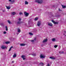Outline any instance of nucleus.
Returning a JSON list of instances; mask_svg holds the SVG:
<instances>
[{
    "mask_svg": "<svg viewBox=\"0 0 66 66\" xmlns=\"http://www.w3.org/2000/svg\"><path fill=\"white\" fill-rule=\"evenodd\" d=\"M35 2L39 4H42L43 3V0H35Z\"/></svg>",
    "mask_w": 66,
    "mask_h": 66,
    "instance_id": "obj_1",
    "label": "nucleus"
},
{
    "mask_svg": "<svg viewBox=\"0 0 66 66\" xmlns=\"http://www.w3.org/2000/svg\"><path fill=\"white\" fill-rule=\"evenodd\" d=\"M6 47L4 45H3L1 46V48L2 49H6Z\"/></svg>",
    "mask_w": 66,
    "mask_h": 66,
    "instance_id": "obj_2",
    "label": "nucleus"
},
{
    "mask_svg": "<svg viewBox=\"0 0 66 66\" xmlns=\"http://www.w3.org/2000/svg\"><path fill=\"white\" fill-rule=\"evenodd\" d=\"M40 24H41V22H40V21H39L37 23V26L39 27V26H40Z\"/></svg>",
    "mask_w": 66,
    "mask_h": 66,
    "instance_id": "obj_3",
    "label": "nucleus"
},
{
    "mask_svg": "<svg viewBox=\"0 0 66 66\" xmlns=\"http://www.w3.org/2000/svg\"><path fill=\"white\" fill-rule=\"evenodd\" d=\"M22 58H23V60H26V58H25V57H26V56L24 55H22L21 56Z\"/></svg>",
    "mask_w": 66,
    "mask_h": 66,
    "instance_id": "obj_4",
    "label": "nucleus"
},
{
    "mask_svg": "<svg viewBox=\"0 0 66 66\" xmlns=\"http://www.w3.org/2000/svg\"><path fill=\"white\" fill-rule=\"evenodd\" d=\"M23 23V22L21 21H18L17 22V23L18 24H21V23Z\"/></svg>",
    "mask_w": 66,
    "mask_h": 66,
    "instance_id": "obj_5",
    "label": "nucleus"
},
{
    "mask_svg": "<svg viewBox=\"0 0 66 66\" xmlns=\"http://www.w3.org/2000/svg\"><path fill=\"white\" fill-rule=\"evenodd\" d=\"M52 22H53L54 23V24H58V22H55L54 21L52 20Z\"/></svg>",
    "mask_w": 66,
    "mask_h": 66,
    "instance_id": "obj_6",
    "label": "nucleus"
},
{
    "mask_svg": "<svg viewBox=\"0 0 66 66\" xmlns=\"http://www.w3.org/2000/svg\"><path fill=\"white\" fill-rule=\"evenodd\" d=\"M24 14L26 16H28L29 15V13L26 12H24Z\"/></svg>",
    "mask_w": 66,
    "mask_h": 66,
    "instance_id": "obj_7",
    "label": "nucleus"
},
{
    "mask_svg": "<svg viewBox=\"0 0 66 66\" xmlns=\"http://www.w3.org/2000/svg\"><path fill=\"white\" fill-rule=\"evenodd\" d=\"M40 57L41 58H45V56L44 55H40Z\"/></svg>",
    "mask_w": 66,
    "mask_h": 66,
    "instance_id": "obj_8",
    "label": "nucleus"
},
{
    "mask_svg": "<svg viewBox=\"0 0 66 66\" xmlns=\"http://www.w3.org/2000/svg\"><path fill=\"white\" fill-rule=\"evenodd\" d=\"M50 59H52V60H55V58L54 57L51 56L50 57Z\"/></svg>",
    "mask_w": 66,
    "mask_h": 66,
    "instance_id": "obj_9",
    "label": "nucleus"
},
{
    "mask_svg": "<svg viewBox=\"0 0 66 66\" xmlns=\"http://www.w3.org/2000/svg\"><path fill=\"white\" fill-rule=\"evenodd\" d=\"M48 26H50V27L52 26V24L51 23H48Z\"/></svg>",
    "mask_w": 66,
    "mask_h": 66,
    "instance_id": "obj_10",
    "label": "nucleus"
},
{
    "mask_svg": "<svg viewBox=\"0 0 66 66\" xmlns=\"http://www.w3.org/2000/svg\"><path fill=\"white\" fill-rule=\"evenodd\" d=\"M47 39H45L43 41V43H45V42H47Z\"/></svg>",
    "mask_w": 66,
    "mask_h": 66,
    "instance_id": "obj_11",
    "label": "nucleus"
},
{
    "mask_svg": "<svg viewBox=\"0 0 66 66\" xmlns=\"http://www.w3.org/2000/svg\"><path fill=\"white\" fill-rule=\"evenodd\" d=\"M16 14V13L15 12H13L11 13L12 15H15Z\"/></svg>",
    "mask_w": 66,
    "mask_h": 66,
    "instance_id": "obj_12",
    "label": "nucleus"
},
{
    "mask_svg": "<svg viewBox=\"0 0 66 66\" xmlns=\"http://www.w3.org/2000/svg\"><path fill=\"white\" fill-rule=\"evenodd\" d=\"M6 7L7 8V9L8 10H10V8H11V7H10V6H9L8 7H7V6H6Z\"/></svg>",
    "mask_w": 66,
    "mask_h": 66,
    "instance_id": "obj_13",
    "label": "nucleus"
},
{
    "mask_svg": "<svg viewBox=\"0 0 66 66\" xmlns=\"http://www.w3.org/2000/svg\"><path fill=\"white\" fill-rule=\"evenodd\" d=\"M16 56H17V55H16V54H14L13 55V58H15V57H16Z\"/></svg>",
    "mask_w": 66,
    "mask_h": 66,
    "instance_id": "obj_14",
    "label": "nucleus"
},
{
    "mask_svg": "<svg viewBox=\"0 0 66 66\" xmlns=\"http://www.w3.org/2000/svg\"><path fill=\"white\" fill-rule=\"evenodd\" d=\"M26 45V44H20V46H25Z\"/></svg>",
    "mask_w": 66,
    "mask_h": 66,
    "instance_id": "obj_15",
    "label": "nucleus"
},
{
    "mask_svg": "<svg viewBox=\"0 0 66 66\" xmlns=\"http://www.w3.org/2000/svg\"><path fill=\"white\" fill-rule=\"evenodd\" d=\"M18 32L19 33H20L21 32V31H20V30L19 28H18Z\"/></svg>",
    "mask_w": 66,
    "mask_h": 66,
    "instance_id": "obj_16",
    "label": "nucleus"
},
{
    "mask_svg": "<svg viewBox=\"0 0 66 66\" xmlns=\"http://www.w3.org/2000/svg\"><path fill=\"white\" fill-rule=\"evenodd\" d=\"M13 48V46H11L10 47V48L9 51H11V49H12V48Z\"/></svg>",
    "mask_w": 66,
    "mask_h": 66,
    "instance_id": "obj_17",
    "label": "nucleus"
},
{
    "mask_svg": "<svg viewBox=\"0 0 66 66\" xmlns=\"http://www.w3.org/2000/svg\"><path fill=\"white\" fill-rule=\"evenodd\" d=\"M60 16H61V15H57L56 16L57 17H60Z\"/></svg>",
    "mask_w": 66,
    "mask_h": 66,
    "instance_id": "obj_18",
    "label": "nucleus"
},
{
    "mask_svg": "<svg viewBox=\"0 0 66 66\" xmlns=\"http://www.w3.org/2000/svg\"><path fill=\"white\" fill-rule=\"evenodd\" d=\"M62 8H66V6H64L63 5H62Z\"/></svg>",
    "mask_w": 66,
    "mask_h": 66,
    "instance_id": "obj_19",
    "label": "nucleus"
},
{
    "mask_svg": "<svg viewBox=\"0 0 66 66\" xmlns=\"http://www.w3.org/2000/svg\"><path fill=\"white\" fill-rule=\"evenodd\" d=\"M25 4L26 5L28 4V2H27V1H25Z\"/></svg>",
    "mask_w": 66,
    "mask_h": 66,
    "instance_id": "obj_20",
    "label": "nucleus"
},
{
    "mask_svg": "<svg viewBox=\"0 0 66 66\" xmlns=\"http://www.w3.org/2000/svg\"><path fill=\"white\" fill-rule=\"evenodd\" d=\"M55 38H54L53 39H52V41H53V42H55Z\"/></svg>",
    "mask_w": 66,
    "mask_h": 66,
    "instance_id": "obj_21",
    "label": "nucleus"
},
{
    "mask_svg": "<svg viewBox=\"0 0 66 66\" xmlns=\"http://www.w3.org/2000/svg\"><path fill=\"white\" fill-rule=\"evenodd\" d=\"M5 44H10V42H5Z\"/></svg>",
    "mask_w": 66,
    "mask_h": 66,
    "instance_id": "obj_22",
    "label": "nucleus"
},
{
    "mask_svg": "<svg viewBox=\"0 0 66 66\" xmlns=\"http://www.w3.org/2000/svg\"><path fill=\"white\" fill-rule=\"evenodd\" d=\"M5 29L6 31H8V29H7V27L6 26H5Z\"/></svg>",
    "mask_w": 66,
    "mask_h": 66,
    "instance_id": "obj_23",
    "label": "nucleus"
},
{
    "mask_svg": "<svg viewBox=\"0 0 66 66\" xmlns=\"http://www.w3.org/2000/svg\"><path fill=\"white\" fill-rule=\"evenodd\" d=\"M39 64L40 65H41L42 66H43V65H44V63H43L42 62H41Z\"/></svg>",
    "mask_w": 66,
    "mask_h": 66,
    "instance_id": "obj_24",
    "label": "nucleus"
},
{
    "mask_svg": "<svg viewBox=\"0 0 66 66\" xmlns=\"http://www.w3.org/2000/svg\"><path fill=\"white\" fill-rule=\"evenodd\" d=\"M29 34L30 35H33V34H32L31 32H30L29 33Z\"/></svg>",
    "mask_w": 66,
    "mask_h": 66,
    "instance_id": "obj_25",
    "label": "nucleus"
},
{
    "mask_svg": "<svg viewBox=\"0 0 66 66\" xmlns=\"http://www.w3.org/2000/svg\"><path fill=\"white\" fill-rule=\"evenodd\" d=\"M58 46L57 45H55L54 46V48H56V47H57Z\"/></svg>",
    "mask_w": 66,
    "mask_h": 66,
    "instance_id": "obj_26",
    "label": "nucleus"
},
{
    "mask_svg": "<svg viewBox=\"0 0 66 66\" xmlns=\"http://www.w3.org/2000/svg\"><path fill=\"white\" fill-rule=\"evenodd\" d=\"M38 20V18H36L35 19V20L36 21L37 20Z\"/></svg>",
    "mask_w": 66,
    "mask_h": 66,
    "instance_id": "obj_27",
    "label": "nucleus"
},
{
    "mask_svg": "<svg viewBox=\"0 0 66 66\" xmlns=\"http://www.w3.org/2000/svg\"><path fill=\"white\" fill-rule=\"evenodd\" d=\"M32 55L33 56H36V54H32Z\"/></svg>",
    "mask_w": 66,
    "mask_h": 66,
    "instance_id": "obj_28",
    "label": "nucleus"
},
{
    "mask_svg": "<svg viewBox=\"0 0 66 66\" xmlns=\"http://www.w3.org/2000/svg\"><path fill=\"white\" fill-rule=\"evenodd\" d=\"M21 19H20V18H19L18 19V20H19V21H21Z\"/></svg>",
    "mask_w": 66,
    "mask_h": 66,
    "instance_id": "obj_29",
    "label": "nucleus"
},
{
    "mask_svg": "<svg viewBox=\"0 0 66 66\" xmlns=\"http://www.w3.org/2000/svg\"><path fill=\"white\" fill-rule=\"evenodd\" d=\"M7 22L9 23L10 24V23H11V22H10V20H8L7 21Z\"/></svg>",
    "mask_w": 66,
    "mask_h": 66,
    "instance_id": "obj_30",
    "label": "nucleus"
},
{
    "mask_svg": "<svg viewBox=\"0 0 66 66\" xmlns=\"http://www.w3.org/2000/svg\"><path fill=\"white\" fill-rule=\"evenodd\" d=\"M15 2V1H14V0H13L12 1H11V2L12 3H14V2Z\"/></svg>",
    "mask_w": 66,
    "mask_h": 66,
    "instance_id": "obj_31",
    "label": "nucleus"
},
{
    "mask_svg": "<svg viewBox=\"0 0 66 66\" xmlns=\"http://www.w3.org/2000/svg\"><path fill=\"white\" fill-rule=\"evenodd\" d=\"M20 15H22V12H20L19 13Z\"/></svg>",
    "mask_w": 66,
    "mask_h": 66,
    "instance_id": "obj_32",
    "label": "nucleus"
},
{
    "mask_svg": "<svg viewBox=\"0 0 66 66\" xmlns=\"http://www.w3.org/2000/svg\"><path fill=\"white\" fill-rule=\"evenodd\" d=\"M1 26H3V25H4V23H3L1 24Z\"/></svg>",
    "mask_w": 66,
    "mask_h": 66,
    "instance_id": "obj_33",
    "label": "nucleus"
},
{
    "mask_svg": "<svg viewBox=\"0 0 66 66\" xmlns=\"http://www.w3.org/2000/svg\"><path fill=\"white\" fill-rule=\"evenodd\" d=\"M6 31L4 32V34H6Z\"/></svg>",
    "mask_w": 66,
    "mask_h": 66,
    "instance_id": "obj_34",
    "label": "nucleus"
},
{
    "mask_svg": "<svg viewBox=\"0 0 66 66\" xmlns=\"http://www.w3.org/2000/svg\"><path fill=\"white\" fill-rule=\"evenodd\" d=\"M34 40H31V42H34Z\"/></svg>",
    "mask_w": 66,
    "mask_h": 66,
    "instance_id": "obj_35",
    "label": "nucleus"
},
{
    "mask_svg": "<svg viewBox=\"0 0 66 66\" xmlns=\"http://www.w3.org/2000/svg\"><path fill=\"white\" fill-rule=\"evenodd\" d=\"M53 16V15L52 14V13H51V16Z\"/></svg>",
    "mask_w": 66,
    "mask_h": 66,
    "instance_id": "obj_36",
    "label": "nucleus"
},
{
    "mask_svg": "<svg viewBox=\"0 0 66 66\" xmlns=\"http://www.w3.org/2000/svg\"><path fill=\"white\" fill-rule=\"evenodd\" d=\"M36 38H35L34 40H36Z\"/></svg>",
    "mask_w": 66,
    "mask_h": 66,
    "instance_id": "obj_37",
    "label": "nucleus"
},
{
    "mask_svg": "<svg viewBox=\"0 0 66 66\" xmlns=\"http://www.w3.org/2000/svg\"><path fill=\"white\" fill-rule=\"evenodd\" d=\"M47 66H50V64L49 63H48L47 64Z\"/></svg>",
    "mask_w": 66,
    "mask_h": 66,
    "instance_id": "obj_38",
    "label": "nucleus"
},
{
    "mask_svg": "<svg viewBox=\"0 0 66 66\" xmlns=\"http://www.w3.org/2000/svg\"><path fill=\"white\" fill-rule=\"evenodd\" d=\"M59 11H62V10H60V9H59Z\"/></svg>",
    "mask_w": 66,
    "mask_h": 66,
    "instance_id": "obj_39",
    "label": "nucleus"
},
{
    "mask_svg": "<svg viewBox=\"0 0 66 66\" xmlns=\"http://www.w3.org/2000/svg\"><path fill=\"white\" fill-rule=\"evenodd\" d=\"M9 2H12V0H9Z\"/></svg>",
    "mask_w": 66,
    "mask_h": 66,
    "instance_id": "obj_40",
    "label": "nucleus"
},
{
    "mask_svg": "<svg viewBox=\"0 0 66 66\" xmlns=\"http://www.w3.org/2000/svg\"><path fill=\"white\" fill-rule=\"evenodd\" d=\"M63 53H64V52L63 51L61 52V54H63Z\"/></svg>",
    "mask_w": 66,
    "mask_h": 66,
    "instance_id": "obj_41",
    "label": "nucleus"
},
{
    "mask_svg": "<svg viewBox=\"0 0 66 66\" xmlns=\"http://www.w3.org/2000/svg\"><path fill=\"white\" fill-rule=\"evenodd\" d=\"M59 53H60V54H61V52H59Z\"/></svg>",
    "mask_w": 66,
    "mask_h": 66,
    "instance_id": "obj_42",
    "label": "nucleus"
},
{
    "mask_svg": "<svg viewBox=\"0 0 66 66\" xmlns=\"http://www.w3.org/2000/svg\"><path fill=\"white\" fill-rule=\"evenodd\" d=\"M5 12V11H4V10L3 11V12Z\"/></svg>",
    "mask_w": 66,
    "mask_h": 66,
    "instance_id": "obj_43",
    "label": "nucleus"
},
{
    "mask_svg": "<svg viewBox=\"0 0 66 66\" xmlns=\"http://www.w3.org/2000/svg\"><path fill=\"white\" fill-rule=\"evenodd\" d=\"M14 61H12V63H14Z\"/></svg>",
    "mask_w": 66,
    "mask_h": 66,
    "instance_id": "obj_44",
    "label": "nucleus"
},
{
    "mask_svg": "<svg viewBox=\"0 0 66 66\" xmlns=\"http://www.w3.org/2000/svg\"><path fill=\"white\" fill-rule=\"evenodd\" d=\"M64 33H65V34H66V31H65Z\"/></svg>",
    "mask_w": 66,
    "mask_h": 66,
    "instance_id": "obj_45",
    "label": "nucleus"
},
{
    "mask_svg": "<svg viewBox=\"0 0 66 66\" xmlns=\"http://www.w3.org/2000/svg\"><path fill=\"white\" fill-rule=\"evenodd\" d=\"M16 34L18 35V34H19V33H16Z\"/></svg>",
    "mask_w": 66,
    "mask_h": 66,
    "instance_id": "obj_46",
    "label": "nucleus"
},
{
    "mask_svg": "<svg viewBox=\"0 0 66 66\" xmlns=\"http://www.w3.org/2000/svg\"><path fill=\"white\" fill-rule=\"evenodd\" d=\"M63 35H65V34H64Z\"/></svg>",
    "mask_w": 66,
    "mask_h": 66,
    "instance_id": "obj_47",
    "label": "nucleus"
},
{
    "mask_svg": "<svg viewBox=\"0 0 66 66\" xmlns=\"http://www.w3.org/2000/svg\"><path fill=\"white\" fill-rule=\"evenodd\" d=\"M65 36H66V35H65Z\"/></svg>",
    "mask_w": 66,
    "mask_h": 66,
    "instance_id": "obj_48",
    "label": "nucleus"
}]
</instances>
